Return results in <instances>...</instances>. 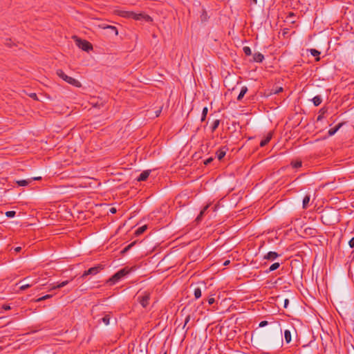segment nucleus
Segmentation results:
<instances>
[{
  "label": "nucleus",
  "instance_id": "obj_1",
  "mask_svg": "<svg viewBox=\"0 0 354 354\" xmlns=\"http://www.w3.org/2000/svg\"><path fill=\"white\" fill-rule=\"evenodd\" d=\"M134 270L133 268L124 267L115 273L108 281L111 284H115L122 278L129 274L131 271Z\"/></svg>",
  "mask_w": 354,
  "mask_h": 354
},
{
  "label": "nucleus",
  "instance_id": "obj_2",
  "mask_svg": "<svg viewBox=\"0 0 354 354\" xmlns=\"http://www.w3.org/2000/svg\"><path fill=\"white\" fill-rule=\"evenodd\" d=\"M56 74L59 77H61L63 80H64L67 83H68V84H71V85H73L74 86H76V87H78V88L82 86V84L78 80H77L76 79H75L73 77L68 76L61 69L57 70Z\"/></svg>",
  "mask_w": 354,
  "mask_h": 354
},
{
  "label": "nucleus",
  "instance_id": "obj_3",
  "mask_svg": "<svg viewBox=\"0 0 354 354\" xmlns=\"http://www.w3.org/2000/svg\"><path fill=\"white\" fill-rule=\"evenodd\" d=\"M74 38H75L76 45L82 50L88 52L93 49L92 44L89 41L84 39H81L77 37H74Z\"/></svg>",
  "mask_w": 354,
  "mask_h": 354
},
{
  "label": "nucleus",
  "instance_id": "obj_4",
  "mask_svg": "<svg viewBox=\"0 0 354 354\" xmlns=\"http://www.w3.org/2000/svg\"><path fill=\"white\" fill-rule=\"evenodd\" d=\"M103 269L104 266L102 264H98L97 266L92 267L88 270L84 271L81 277L84 278L88 275H95Z\"/></svg>",
  "mask_w": 354,
  "mask_h": 354
},
{
  "label": "nucleus",
  "instance_id": "obj_5",
  "mask_svg": "<svg viewBox=\"0 0 354 354\" xmlns=\"http://www.w3.org/2000/svg\"><path fill=\"white\" fill-rule=\"evenodd\" d=\"M149 299L150 293L149 292H145L143 295H140L138 297V300L143 308H146L149 305Z\"/></svg>",
  "mask_w": 354,
  "mask_h": 354
},
{
  "label": "nucleus",
  "instance_id": "obj_6",
  "mask_svg": "<svg viewBox=\"0 0 354 354\" xmlns=\"http://www.w3.org/2000/svg\"><path fill=\"white\" fill-rule=\"evenodd\" d=\"M133 19L135 20H137V21H145L147 22L152 21V18L149 15H147L142 12H140V13L135 12V16H133Z\"/></svg>",
  "mask_w": 354,
  "mask_h": 354
},
{
  "label": "nucleus",
  "instance_id": "obj_7",
  "mask_svg": "<svg viewBox=\"0 0 354 354\" xmlns=\"http://www.w3.org/2000/svg\"><path fill=\"white\" fill-rule=\"evenodd\" d=\"M228 151V148L227 146H223L220 147L216 152V155L217 158L221 160L225 156L227 151Z\"/></svg>",
  "mask_w": 354,
  "mask_h": 354
},
{
  "label": "nucleus",
  "instance_id": "obj_8",
  "mask_svg": "<svg viewBox=\"0 0 354 354\" xmlns=\"http://www.w3.org/2000/svg\"><path fill=\"white\" fill-rule=\"evenodd\" d=\"M118 15L119 16L124 17V18L133 19V16H135V12L133 11L118 10Z\"/></svg>",
  "mask_w": 354,
  "mask_h": 354
},
{
  "label": "nucleus",
  "instance_id": "obj_9",
  "mask_svg": "<svg viewBox=\"0 0 354 354\" xmlns=\"http://www.w3.org/2000/svg\"><path fill=\"white\" fill-rule=\"evenodd\" d=\"M41 178V177H35V178H32L31 179H28V180H17V183L19 186L24 187V186L28 185L32 180H40Z\"/></svg>",
  "mask_w": 354,
  "mask_h": 354
},
{
  "label": "nucleus",
  "instance_id": "obj_10",
  "mask_svg": "<svg viewBox=\"0 0 354 354\" xmlns=\"http://www.w3.org/2000/svg\"><path fill=\"white\" fill-rule=\"evenodd\" d=\"M279 256L280 254L276 252H269L264 256L263 259L269 261H274Z\"/></svg>",
  "mask_w": 354,
  "mask_h": 354
},
{
  "label": "nucleus",
  "instance_id": "obj_11",
  "mask_svg": "<svg viewBox=\"0 0 354 354\" xmlns=\"http://www.w3.org/2000/svg\"><path fill=\"white\" fill-rule=\"evenodd\" d=\"M150 172L151 171L150 170H145V171H143L140 175L139 176L136 178L138 181H145L146 180L149 174H150Z\"/></svg>",
  "mask_w": 354,
  "mask_h": 354
},
{
  "label": "nucleus",
  "instance_id": "obj_12",
  "mask_svg": "<svg viewBox=\"0 0 354 354\" xmlns=\"http://www.w3.org/2000/svg\"><path fill=\"white\" fill-rule=\"evenodd\" d=\"M264 59V56L262 53H255L254 55H253V61L255 62H259V63H261L263 62V60Z\"/></svg>",
  "mask_w": 354,
  "mask_h": 354
},
{
  "label": "nucleus",
  "instance_id": "obj_13",
  "mask_svg": "<svg viewBox=\"0 0 354 354\" xmlns=\"http://www.w3.org/2000/svg\"><path fill=\"white\" fill-rule=\"evenodd\" d=\"M344 123H339L337 126L328 130V134L329 136L335 135V133L343 126Z\"/></svg>",
  "mask_w": 354,
  "mask_h": 354
},
{
  "label": "nucleus",
  "instance_id": "obj_14",
  "mask_svg": "<svg viewBox=\"0 0 354 354\" xmlns=\"http://www.w3.org/2000/svg\"><path fill=\"white\" fill-rule=\"evenodd\" d=\"M209 207V205H205L203 209L201 211L200 214H198V216L196 217V221L197 222H200L201 220H202V218L203 216V215L205 214V213L206 212V211L207 210V209Z\"/></svg>",
  "mask_w": 354,
  "mask_h": 354
},
{
  "label": "nucleus",
  "instance_id": "obj_15",
  "mask_svg": "<svg viewBox=\"0 0 354 354\" xmlns=\"http://www.w3.org/2000/svg\"><path fill=\"white\" fill-rule=\"evenodd\" d=\"M272 136V133L271 132L268 133L267 136L261 141L260 146L262 147L266 146L271 140Z\"/></svg>",
  "mask_w": 354,
  "mask_h": 354
},
{
  "label": "nucleus",
  "instance_id": "obj_16",
  "mask_svg": "<svg viewBox=\"0 0 354 354\" xmlns=\"http://www.w3.org/2000/svg\"><path fill=\"white\" fill-rule=\"evenodd\" d=\"M248 92L247 86H244L241 88L240 93L237 97V100L241 101L244 97L245 94Z\"/></svg>",
  "mask_w": 354,
  "mask_h": 354
},
{
  "label": "nucleus",
  "instance_id": "obj_17",
  "mask_svg": "<svg viewBox=\"0 0 354 354\" xmlns=\"http://www.w3.org/2000/svg\"><path fill=\"white\" fill-rule=\"evenodd\" d=\"M295 17H296V15L294 12H288V15L286 16V20L288 21H289L290 24H295Z\"/></svg>",
  "mask_w": 354,
  "mask_h": 354
},
{
  "label": "nucleus",
  "instance_id": "obj_18",
  "mask_svg": "<svg viewBox=\"0 0 354 354\" xmlns=\"http://www.w3.org/2000/svg\"><path fill=\"white\" fill-rule=\"evenodd\" d=\"M309 51L313 57H315L316 61H319L320 59L319 55L321 53L319 50L314 48H311L309 50Z\"/></svg>",
  "mask_w": 354,
  "mask_h": 354
},
{
  "label": "nucleus",
  "instance_id": "obj_19",
  "mask_svg": "<svg viewBox=\"0 0 354 354\" xmlns=\"http://www.w3.org/2000/svg\"><path fill=\"white\" fill-rule=\"evenodd\" d=\"M312 101L314 104V105L315 106H319L322 102V98L320 95H316L315 97H314L313 99H312Z\"/></svg>",
  "mask_w": 354,
  "mask_h": 354
},
{
  "label": "nucleus",
  "instance_id": "obj_20",
  "mask_svg": "<svg viewBox=\"0 0 354 354\" xmlns=\"http://www.w3.org/2000/svg\"><path fill=\"white\" fill-rule=\"evenodd\" d=\"M147 229V226L146 225H142L140 227H138L136 231H135V234L136 236H139L140 234H142L144 232H145V230Z\"/></svg>",
  "mask_w": 354,
  "mask_h": 354
},
{
  "label": "nucleus",
  "instance_id": "obj_21",
  "mask_svg": "<svg viewBox=\"0 0 354 354\" xmlns=\"http://www.w3.org/2000/svg\"><path fill=\"white\" fill-rule=\"evenodd\" d=\"M284 337L287 344L291 342V333L289 330H286L284 331Z\"/></svg>",
  "mask_w": 354,
  "mask_h": 354
},
{
  "label": "nucleus",
  "instance_id": "obj_22",
  "mask_svg": "<svg viewBox=\"0 0 354 354\" xmlns=\"http://www.w3.org/2000/svg\"><path fill=\"white\" fill-rule=\"evenodd\" d=\"M194 295L196 299H198L201 297V289L199 287H194Z\"/></svg>",
  "mask_w": 354,
  "mask_h": 354
},
{
  "label": "nucleus",
  "instance_id": "obj_23",
  "mask_svg": "<svg viewBox=\"0 0 354 354\" xmlns=\"http://www.w3.org/2000/svg\"><path fill=\"white\" fill-rule=\"evenodd\" d=\"M310 197L309 195H306L304 196L303 199V208L306 209L308 206V203L310 202Z\"/></svg>",
  "mask_w": 354,
  "mask_h": 354
},
{
  "label": "nucleus",
  "instance_id": "obj_24",
  "mask_svg": "<svg viewBox=\"0 0 354 354\" xmlns=\"http://www.w3.org/2000/svg\"><path fill=\"white\" fill-rule=\"evenodd\" d=\"M103 28H108V29H110L113 33L115 35H118V29L116 27L113 26H102Z\"/></svg>",
  "mask_w": 354,
  "mask_h": 354
},
{
  "label": "nucleus",
  "instance_id": "obj_25",
  "mask_svg": "<svg viewBox=\"0 0 354 354\" xmlns=\"http://www.w3.org/2000/svg\"><path fill=\"white\" fill-rule=\"evenodd\" d=\"M290 165L293 168L297 169L302 166V162L301 160L292 161Z\"/></svg>",
  "mask_w": 354,
  "mask_h": 354
},
{
  "label": "nucleus",
  "instance_id": "obj_26",
  "mask_svg": "<svg viewBox=\"0 0 354 354\" xmlns=\"http://www.w3.org/2000/svg\"><path fill=\"white\" fill-rule=\"evenodd\" d=\"M68 283H69L68 280L64 281L61 282L60 283L57 284V286L52 287L51 289L54 290V289H57V288H61L62 287H64L67 284H68Z\"/></svg>",
  "mask_w": 354,
  "mask_h": 354
},
{
  "label": "nucleus",
  "instance_id": "obj_27",
  "mask_svg": "<svg viewBox=\"0 0 354 354\" xmlns=\"http://www.w3.org/2000/svg\"><path fill=\"white\" fill-rule=\"evenodd\" d=\"M279 266H280L279 263H278V262L274 263L273 264H272L270 266V268L267 272H272L274 270H276L277 269H278L279 268Z\"/></svg>",
  "mask_w": 354,
  "mask_h": 354
},
{
  "label": "nucleus",
  "instance_id": "obj_28",
  "mask_svg": "<svg viewBox=\"0 0 354 354\" xmlns=\"http://www.w3.org/2000/svg\"><path fill=\"white\" fill-rule=\"evenodd\" d=\"M220 124V120H215L212 126H211V129H212V131L214 132L218 127Z\"/></svg>",
  "mask_w": 354,
  "mask_h": 354
},
{
  "label": "nucleus",
  "instance_id": "obj_29",
  "mask_svg": "<svg viewBox=\"0 0 354 354\" xmlns=\"http://www.w3.org/2000/svg\"><path fill=\"white\" fill-rule=\"evenodd\" d=\"M102 322L105 324V325H109V322H110V315L107 314V315H105L102 319H101Z\"/></svg>",
  "mask_w": 354,
  "mask_h": 354
},
{
  "label": "nucleus",
  "instance_id": "obj_30",
  "mask_svg": "<svg viewBox=\"0 0 354 354\" xmlns=\"http://www.w3.org/2000/svg\"><path fill=\"white\" fill-rule=\"evenodd\" d=\"M243 50L244 53L245 54V55H247V56H250L252 55V50L249 46H244L243 48Z\"/></svg>",
  "mask_w": 354,
  "mask_h": 354
},
{
  "label": "nucleus",
  "instance_id": "obj_31",
  "mask_svg": "<svg viewBox=\"0 0 354 354\" xmlns=\"http://www.w3.org/2000/svg\"><path fill=\"white\" fill-rule=\"evenodd\" d=\"M283 91V88L281 86L277 87L275 89H272L270 94H278Z\"/></svg>",
  "mask_w": 354,
  "mask_h": 354
},
{
  "label": "nucleus",
  "instance_id": "obj_32",
  "mask_svg": "<svg viewBox=\"0 0 354 354\" xmlns=\"http://www.w3.org/2000/svg\"><path fill=\"white\" fill-rule=\"evenodd\" d=\"M207 107H204L202 111V116H201V121H204L206 118L207 114Z\"/></svg>",
  "mask_w": 354,
  "mask_h": 354
},
{
  "label": "nucleus",
  "instance_id": "obj_33",
  "mask_svg": "<svg viewBox=\"0 0 354 354\" xmlns=\"http://www.w3.org/2000/svg\"><path fill=\"white\" fill-rule=\"evenodd\" d=\"M16 215L15 211H8L6 212V216L8 218H12Z\"/></svg>",
  "mask_w": 354,
  "mask_h": 354
},
{
  "label": "nucleus",
  "instance_id": "obj_34",
  "mask_svg": "<svg viewBox=\"0 0 354 354\" xmlns=\"http://www.w3.org/2000/svg\"><path fill=\"white\" fill-rule=\"evenodd\" d=\"M52 297V295H46L40 298H39L37 301H43V300H45V299H49Z\"/></svg>",
  "mask_w": 354,
  "mask_h": 354
},
{
  "label": "nucleus",
  "instance_id": "obj_35",
  "mask_svg": "<svg viewBox=\"0 0 354 354\" xmlns=\"http://www.w3.org/2000/svg\"><path fill=\"white\" fill-rule=\"evenodd\" d=\"M32 285V283H25L20 287V289L21 290H24L27 289L28 288L30 287Z\"/></svg>",
  "mask_w": 354,
  "mask_h": 354
},
{
  "label": "nucleus",
  "instance_id": "obj_36",
  "mask_svg": "<svg viewBox=\"0 0 354 354\" xmlns=\"http://www.w3.org/2000/svg\"><path fill=\"white\" fill-rule=\"evenodd\" d=\"M135 244V242L131 243V244L128 245L127 247L124 248L122 250V252H126L127 250H129L133 245Z\"/></svg>",
  "mask_w": 354,
  "mask_h": 354
},
{
  "label": "nucleus",
  "instance_id": "obj_37",
  "mask_svg": "<svg viewBox=\"0 0 354 354\" xmlns=\"http://www.w3.org/2000/svg\"><path fill=\"white\" fill-rule=\"evenodd\" d=\"M135 244V242L131 243V244L128 245L127 247L124 248L122 250V252H126L127 250H129L133 245Z\"/></svg>",
  "mask_w": 354,
  "mask_h": 354
},
{
  "label": "nucleus",
  "instance_id": "obj_38",
  "mask_svg": "<svg viewBox=\"0 0 354 354\" xmlns=\"http://www.w3.org/2000/svg\"><path fill=\"white\" fill-rule=\"evenodd\" d=\"M135 244V242L131 243V244L128 245L127 247L124 248L122 250V252H126L127 250H129L133 245Z\"/></svg>",
  "mask_w": 354,
  "mask_h": 354
},
{
  "label": "nucleus",
  "instance_id": "obj_39",
  "mask_svg": "<svg viewBox=\"0 0 354 354\" xmlns=\"http://www.w3.org/2000/svg\"><path fill=\"white\" fill-rule=\"evenodd\" d=\"M268 324V322L267 321H262L259 323V327H264Z\"/></svg>",
  "mask_w": 354,
  "mask_h": 354
},
{
  "label": "nucleus",
  "instance_id": "obj_40",
  "mask_svg": "<svg viewBox=\"0 0 354 354\" xmlns=\"http://www.w3.org/2000/svg\"><path fill=\"white\" fill-rule=\"evenodd\" d=\"M348 245L351 248H354V237H353L349 241Z\"/></svg>",
  "mask_w": 354,
  "mask_h": 354
},
{
  "label": "nucleus",
  "instance_id": "obj_41",
  "mask_svg": "<svg viewBox=\"0 0 354 354\" xmlns=\"http://www.w3.org/2000/svg\"><path fill=\"white\" fill-rule=\"evenodd\" d=\"M190 320V315H187L185 318V324H184V326H183V328H185V326L187 324V323L189 322Z\"/></svg>",
  "mask_w": 354,
  "mask_h": 354
},
{
  "label": "nucleus",
  "instance_id": "obj_42",
  "mask_svg": "<svg viewBox=\"0 0 354 354\" xmlns=\"http://www.w3.org/2000/svg\"><path fill=\"white\" fill-rule=\"evenodd\" d=\"M207 302L209 305H212L215 302V299L214 297H210L207 299Z\"/></svg>",
  "mask_w": 354,
  "mask_h": 354
},
{
  "label": "nucleus",
  "instance_id": "obj_43",
  "mask_svg": "<svg viewBox=\"0 0 354 354\" xmlns=\"http://www.w3.org/2000/svg\"><path fill=\"white\" fill-rule=\"evenodd\" d=\"M283 307L285 308H286L288 306V304H289V300L288 299H285L284 301H283Z\"/></svg>",
  "mask_w": 354,
  "mask_h": 354
},
{
  "label": "nucleus",
  "instance_id": "obj_44",
  "mask_svg": "<svg viewBox=\"0 0 354 354\" xmlns=\"http://www.w3.org/2000/svg\"><path fill=\"white\" fill-rule=\"evenodd\" d=\"M29 96L34 100H37V94L35 93H30Z\"/></svg>",
  "mask_w": 354,
  "mask_h": 354
},
{
  "label": "nucleus",
  "instance_id": "obj_45",
  "mask_svg": "<svg viewBox=\"0 0 354 354\" xmlns=\"http://www.w3.org/2000/svg\"><path fill=\"white\" fill-rule=\"evenodd\" d=\"M212 160H213V158H209L204 162V164L207 165L209 164Z\"/></svg>",
  "mask_w": 354,
  "mask_h": 354
},
{
  "label": "nucleus",
  "instance_id": "obj_46",
  "mask_svg": "<svg viewBox=\"0 0 354 354\" xmlns=\"http://www.w3.org/2000/svg\"><path fill=\"white\" fill-rule=\"evenodd\" d=\"M2 308L5 310H8L10 309V306L9 305L4 304L3 305Z\"/></svg>",
  "mask_w": 354,
  "mask_h": 354
},
{
  "label": "nucleus",
  "instance_id": "obj_47",
  "mask_svg": "<svg viewBox=\"0 0 354 354\" xmlns=\"http://www.w3.org/2000/svg\"><path fill=\"white\" fill-rule=\"evenodd\" d=\"M110 212L112 213V214H114L116 212V209L115 207H111L110 209Z\"/></svg>",
  "mask_w": 354,
  "mask_h": 354
},
{
  "label": "nucleus",
  "instance_id": "obj_48",
  "mask_svg": "<svg viewBox=\"0 0 354 354\" xmlns=\"http://www.w3.org/2000/svg\"><path fill=\"white\" fill-rule=\"evenodd\" d=\"M323 118V116L322 115H319L317 120V121L322 120Z\"/></svg>",
  "mask_w": 354,
  "mask_h": 354
},
{
  "label": "nucleus",
  "instance_id": "obj_49",
  "mask_svg": "<svg viewBox=\"0 0 354 354\" xmlns=\"http://www.w3.org/2000/svg\"><path fill=\"white\" fill-rule=\"evenodd\" d=\"M21 247H17V248H15V250L16 252H20V251H21Z\"/></svg>",
  "mask_w": 354,
  "mask_h": 354
},
{
  "label": "nucleus",
  "instance_id": "obj_50",
  "mask_svg": "<svg viewBox=\"0 0 354 354\" xmlns=\"http://www.w3.org/2000/svg\"><path fill=\"white\" fill-rule=\"evenodd\" d=\"M218 207V205H215L212 207L213 211H214V212L216 211V209H217Z\"/></svg>",
  "mask_w": 354,
  "mask_h": 354
},
{
  "label": "nucleus",
  "instance_id": "obj_51",
  "mask_svg": "<svg viewBox=\"0 0 354 354\" xmlns=\"http://www.w3.org/2000/svg\"><path fill=\"white\" fill-rule=\"evenodd\" d=\"M230 263V261L229 260H227L225 261V263H223L224 266H227Z\"/></svg>",
  "mask_w": 354,
  "mask_h": 354
},
{
  "label": "nucleus",
  "instance_id": "obj_52",
  "mask_svg": "<svg viewBox=\"0 0 354 354\" xmlns=\"http://www.w3.org/2000/svg\"><path fill=\"white\" fill-rule=\"evenodd\" d=\"M9 41H10V39H9ZM6 45L10 46H11V44H10V42H7V43H6Z\"/></svg>",
  "mask_w": 354,
  "mask_h": 354
},
{
  "label": "nucleus",
  "instance_id": "obj_53",
  "mask_svg": "<svg viewBox=\"0 0 354 354\" xmlns=\"http://www.w3.org/2000/svg\"><path fill=\"white\" fill-rule=\"evenodd\" d=\"M254 3H257V0H252Z\"/></svg>",
  "mask_w": 354,
  "mask_h": 354
},
{
  "label": "nucleus",
  "instance_id": "obj_54",
  "mask_svg": "<svg viewBox=\"0 0 354 354\" xmlns=\"http://www.w3.org/2000/svg\"><path fill=\"white\" fill-rule=\"evenodd\" d=\"M280 336H281V337H282V332H281V330L280 331Z\"/></svg>",
  "mask_w": 354,
  "mask_h": 354
}]
</instances>
